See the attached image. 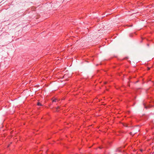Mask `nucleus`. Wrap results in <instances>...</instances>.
Instances as JSON below:
<instances>
[{"mask_svg": "<svg viewBox=\"0 0 154 154\" xmlns=\"http://www.w3.org/2000/svg\"><path fill=\"white\" fill-rule=\"evenodd\" d=\"M143 105L144 106L145 108H146V109H147V108H148V107H152V106H151V105H150L149 106H145V104L144 103L143 104Z\"/></svg>", "mask_w": 154, "mask_h": 154, "instance_id": "1", "label": "nucleus"}, {"mask_svg": "<svg viewBox=\"0 0 154 154\" xmlns=\"http://www.w3.org/2000/svg\"><path fill=\"white\" fill-rule=\"evenodd\" d=\"M37 105L38 106H42V105L39 102H38L37 103Z\"/></svg>", "mask_w": 154, "mask_h": 154, "instance_id": "2", "label": "nucleus"}, {"mask_svg": "<svg viewBox=\"0 0 154 154\" xmlns=\"http://www.w3.org/2000/svg\"><path fill=\"white\" fill-rule=\"evenodd\" d=\"M57 101H58V100L56 99H55L53 100L52 101L53 102H56Z\"/></svg>", "mask_w": 154, "mask_h": 154, "instance_id": "3", "label": "nucleus"}, {"mask_svg": "<svg viewBox=\"0 0 154 154\" xmlns=\"http://www.w3.org/2000/svg\"><path fill=\"white\" fill-rule=\"evenodd\" d=\"M123 125L126 127H128L127 125L126 124H125L124 125Z\"/></svg>", "mask_w": 154, "mask_h": 154, "instance_id": "4", "label": "nucleus"}, {"mask_svg": "<svg viewBox=\"0 0 154 154\" xmlns=\"http://www.w3.org/2000/svg\"><path fill=\"white\" fill-rule=\"evenodd\" d=\"M130 134L131 135H132V132H131V133H130Z\"/></svg>", "mask_w": 154, "mask_h": 154, "instance_id": "5", "label": "nucleus"}, {"mask_svg": "<svg viewBox=\"0 0 154 154\" xmlns=\"http://www.w3.org/2000/svg\"><path fill=\"white\" fill-rule=\"evenodd\" d=\"M150 69V68H149V67H148V70H149Z\"/></svg>", "mask_w": 154, "mask_h": 154, "instance_id": "6", "label": "nucleus"}, {"mask_svg": "<svg viewBox=\"0 0 154 154\" xmlns=\"http://www.w3.org/2000/svg\"><path fill=\"white\" fill-rule=\"evenodd\" d=\"M66 76V75H64V77H65Z\"/></svg>", "mask_w": 154, "mask_h": 154, "instance_id": "7", "label": "nucleus"}, {"mask_svg": "<svg viewBox=\"0 0 154 154\" xmlns=\"http://www.w3.org/2000/svg\"><path fill=\"white\" fill-rule=\"evenodd\" d=\"M58 108H59V107H58L57 108V109Z\"/></svg>", "mask_w": 154, "mask_h": 154, "instance_id": "8", "label": "nucleus"}, {"mask_svg": "<svg viewBox=\"0 0 154 154\" xmlns=\"http://www.w3.org/2000/svg\"><path fill=\"white\" fill-rule=\"evenodd\" d=\"M138 82V81H137L136 82Z\"/></svg>", "mask_w": 154, "mask_h": 154, "instance_id": "9", "label": "nucleus"}]
</instances>
